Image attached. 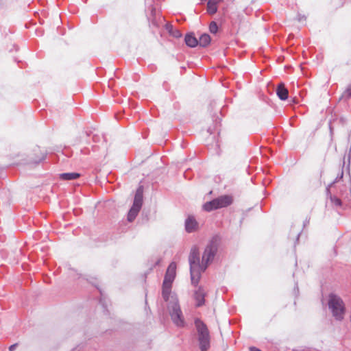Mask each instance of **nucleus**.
Returning a JSON list of instances; mask_svg holds the SVG:
<instances>
[{"instance_id":"nucleus-1","label":"nucleus","mask_w":351,"mask_h":351,"mask_svg":"<svg viewBox=\"0 0 351 351\" xmlns=\"http://www.w3.org/2000/svg\"><path fill=\"white\" fill-rule=\"evenodd\" d=\"M176 275V264L172 262L169 264L162 283V297L168 302V309L173 323L178 326H184V319L178 300L175 294H171L172 283Z\"/></svg>"},{"instance_id":"nucleus-2","label":"nucleus","mask_w":351,"mask_h":351,"mask_svg":"<svg viewBox=\"0 0 351 351\" xmlns=\"http://www.w3.org/2000/svg\"><path fill=\"white\" fill-rule=\"evenodd\" d=\"M217 250L216 244L214 242H210L206 247L202 261H200L199 253L197 246H193L191 248L189 261L190 264L191 282L195 286L199 282L201 273L206 270L208 265L214 259Z\"/></svg>"},{"instance_id":"nucleus-3","label":"nucleus","mask_w":351,"mask_h":351,"mask_svg":"<svg viewBox=\"0 0 351 351\" xmlns=\"http://www.w3.org/2000/svg\"><path fill=\"white\" fill-rule=\"evenodd\" d=\"M328 307L336 319H343L345 313V306L340 297L335 294H330L328 299Z\"/></svg>"},{"instance_id":"nucleus-4","label":"nucleus","mask_w":351,"mask_h":351,"mask_svg":"<svg viewBox=\"0 0 351 351\" xmlns=\"http://www.w3.org/2000/svg\"><path fill=\"white\" fill-rule=\"evenodd\" d=\"M198 335L199 346L201 351H207L210 348V335L206 326L199 319L195 320Z\"/></svg>"},{"instance_id":"nucleus-5","label":"nucleus","mask_w":351,"mask_h":351,"mask_svg":"<svg viewBox=\"0 0 351 351\" xmlns=\"http://www.w3.org/2000/svg\"><path fill=\"white\" fill-rule=\"evenodd\" d=\"M232 199L229 195H223L213 200L206 202L203 208L206 211H211L215 209L226 207L231 204Z\"/></svg>"},{"instance_id":"nucleus-6","label":"nucleus","mask_w":351,"mask_h":351,"mask_svg":"<svg viewBox=\"0 0 351 351\" xmlns=\"http://www.w3.org/2000/svg\"><path fill=\"white\" fill-rule=\"evenodd\" d=\"M143 203V189L139 187L135 194L133 205L128 214V220L132 221L140 211Z\"/></svg>"},{"instance_id":"nucleus-7","label":"nucleus","mask_w":351,"mask_h":351,"mask_svg":"<svg viewBox=\"0 0 351 351\" xmlns=\"http://www.w3.org/2000/svg\"><path fill=\"white\" fill-rule=\"evenodd\" d=\"M206 290L204 287H197L193 293V298L195 301L196 306H201L204 304V298L206 295Z\"/></svg>"},{"instance_id":"nucleus-8","label":"nucleus","mask_w":351,"mask_h":351,"mask_svg":"<svg viewBox=\"0 0 351 351\" xmlns=\"http://www.w3.org/2000/svg\"><path fill=\"white\" fill-rule=\"evenodd\" d=\"M198 228V223L193 216H189L185 221V229L187 232H195Z\"/></svg>"},{"instance_id":"nucleus-9","label":"nucleus","mask_w":351,"mask_h":351,"mask_svg":"<svg viewBox=\"0 0 351 351\" xmlns=\"http://www.w3.org/2000/svg\"><path fill=\"white\" fill-rule=\"evenodd\" d=\"M276 94L281 100L288 98V90L285 87L284 84H280L276 88Z\"/></svg>"},{"instance_id":"nucleus-10","label":"nucleus","mask_w":351,"mask_h":351,"mask_svg":"<svg viewBox=\"0 0 351 351\" xmlns=\"http://www.w3.org/2000/svg\"><path fill=\"white\" fill-rule=\"evenodd\" d=\"M222 0H208L207 3V12L210 14H213L217 11V5L221 2Z\"/></svg>"},{"instance_id":"nucleus-11","label":"nucleus","mask_w":351,"mask_h":351,"mask_svg":"<svg viewBox=\"0 0 351 351\" xmlns=\"http://www.w3.org/2000/svg\"><path fill=\"white\" fill-rule=\"evenodd\" d=\"M185 43L190 47H194L198 44L197 40L192 34H187L185 36Z\"/></svg>"},{"instance_id":"nucleus-12","label":"nucleus","mask_w":351,"mask_h":351,"mask_svg":"<svg viewBox=\"0 0 351 351\" xmlns=\"http://www.w3.org/2000/svg\"><path fill=\"white\" fill-rule=\"evenodd\" d=\"M80 176L78 173H64L60 174V178L64 180H76Z\"/></svg>"},{"instance_id":"nucleus-13","label":"nucleus","mask_w":351,"mask_h":351,"mask_svg":"<svg viewBox=\"0 0 351 351\" xmlns=\"http://www.w3.org/2000/svg\"><path fill=\"white\" fill-rule=\"evenodd\" d=\"M210 43V37L207 34H204L199 37L198 43L202 47H206Z\"/></svg>"},{"instance_id":"nucleus-14","label":"nucleus","mask_w":351,"mask_h":351,"mask_svg":"<svg viewBox=\"0 0 351 351\" xmlns=\"http://www.w3.org/2000/svg\"><path fill=\"white\" fill-rule=\"evenodd\" d=\"M209 30L211 33L215 34L218 30V26L214 21L211 22L209 26Z\"/></svg>"},{"instance_id":"nucleus-15","label":"nucleus","mask_w":351,"mask_h":351,"mask_svg":"<svg viewBox=\"0 0 351 351\" xmlns=\"http://www.w3.org/2000/svg\"><path fill=\"white\" fill-rule=\"evenodd\" d=\"M332 201L336 205L340 206L341 204V200L338 198H334Z\"/></svg>"},{"instance_id":"nucleus-16","label":"nucleus","mask_w":351,"mask_h":351,"mask_svg":"<svg viewBox=\"0 0 351 351\" xmlns=\"http://www.w3.org/2000/svg\"><path fill=\"white\" fill-rule=\"evenodd\" d=\"M16 347V344H13V345L10 346L9 348L10 351H14Z\"/></svg>"},{"instance_id":"nucleus-17","label":"nucleus","mask_w":351,"mask_h":351,"mask_svg":"<svg viewBox=\"0 0 351 351\" xmlns=\"http://www.w3.org/2000/svg\"><path fill=\"white\" fill-rule=\"evenodd\" d=\"M250 351H261L260 349L256 348V347H252L250 348Z\"/></svg>"}]
</instances>
